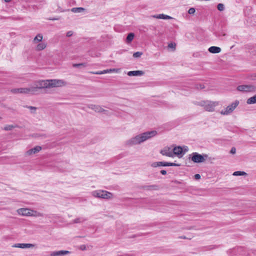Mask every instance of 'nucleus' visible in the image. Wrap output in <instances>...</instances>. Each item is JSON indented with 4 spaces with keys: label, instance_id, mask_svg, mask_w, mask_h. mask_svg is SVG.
<instances>
[{
    "label": "nucleus",
    "instance_id": "obj_1",
    "mask_svg": "<svg viewBox=\"0 0 256 256\" xmlns=\"http://www.w3.org/2000/svg\"><path fill=\"white\" fill-rule=\"evenodd\" d=\"M66 82L62 80H39L32 84L24 87L28 95H36L40 93V90L50 88L60 87L66 86Z\"/></svg>",
    "mask_w": 256,
    "mask_h": 256
},
{
    "label": "nucleus",
    "instance_id": "obj_2",
    "mask_svg": "<svg viewBox=\"0 0 256 256\" xmlns=\"http://www.w3.org/2000/svg\"><path fill=\"white\" fill-rule=\"evenodd\" d=\"M92 194L94 197L104 199H110L112 198L113 196L112 193L103 190H96L93 191L92 192Z\"/></svg>",
    "mask_w": 256,
    "mask_h": 256
},
{
    "label": "nucleus",
    "instance_id": "obj_3",
    "mask_svg": "<svg viewBox=\"0 0 256 256\" xmlns=\"http://www.w3.org/2000/svg\"><path fill=\"white\" fill-rule=\"evenodd\" d=\"M143 142H144V133L140 134L126 140L125 142V144L128 146H132L138 144Z\"/></svg>",
    "mask_w": 256,
    "mask_h": 256
},
{
    "label": "nucleus",
    "instance_id": "obj_4",
    "mask_svg": "<svg viewBox=\"0 0 256 256\" xmlns=\"http://www.w3.org/2000/svg\"><path fill=\"white\" fill-rule=\"evenodd\" d=\"M239 101L235 100L230 105L228 106L226 108L222 110L220 114L222 115H228L231 114L239 104Z\"/></svg>",
    "mask_w": 256,
    "mask_h": 256
},
{
    "label": "nucleus",
    "instance_id": "obj_5",
    "mask_svg": "<svg viewBox=\"0 0 256 256\" xmlns=\"http://www.w3.org/2000/svg\"><path fill=\"white\" fill-rule=\"evenodd\" d=\"M206 154H200L198 152H194L192 153L191 160L194 163H200L205 161V158H207Z\"/></svg>",
    "mask_w": 256,
    "mask_h": 256
},
{
    "label": "nucleus",
    "instance_id": "obj_6",
    "mask_svg": "<svg viewBox=\"0 0 256 256\" xmlns=\"http://www.w3.org/2000/svg\"><path fill=\"white\" fill-rule=\"evenodd\" d=\"M237 90L242 92H255L256 86L252 84L240 85L237 87Z\"/></svg>",
    "mask_w": 256,
    "mask_h": 256
},
{
    "label": "nucleus",
    "instance_id": "obj_7",
    "mask_svg": "<svg viewBox=\"0 0 256 256\" xmlns=\"http://www.w3.org/2000/svg\"><path fill=\"white\" fill-rule=\"evenodd\" d=\"M152 166L154 168H156L157 166H180V164L176 163H173V162H153L151 164Z\"/></svg>",
    "mask_w": 256,
    "mask_h": 256
},
{
    "label": "nucleus",
    "instance_id": "obj_8",
    "mask_svg": "<svg viewBox=\"0 0 256 256\" xmlns=\"http://www.w3.org/2000/svg\"><path fill=\"white\" fill-rule=\"evenodd\" d=\"M217 105H218V102L206 100V104H204V108L206 111L213 112L214 110V108Z\"/></svg>",
    "mask_w": 256,
    "mask_h": 256
},
{
    "label": "nucleus",
    "instance_id": "obj_9",
    "mask_svg": "<svg viewBox=\"0 0 256 256\" xmlns=\"http://www.w3.org/2000/svg\"><path fill=\"white\" fill-rule=\"evenodd\" d=\"M31 209L28 208H20L17 210L18 214L22 216H30Z\"/></svg>",
    "mask_w": 256,
    "mask_h": 256
},
{
    "label": "nucleus",
    "instance_id": "obj_10",
    "mask_svg": "<svg viewBox=\"0 0 256 256\" xmlns=\"http://www.w3.org/2000/svg\"><path fill=\"white\" fill-rule=\"evenodd\" d=\"M173 154L176 155L178 158H181L183 154V150L182 146H175L173 148Z\"/></svg>",
    "mask_w": 256,
    "mask_h": 256
},
{
    "label": "nucleus",
    "instance_id": "obj_11",
    "mask_svg": "<svg viewBox=\"0 0 256 256\" xmlns=\"http://www.w3.org/2000/svg\"><path fill=\"white\" fill-rule=\"evenodd\" d=\"M70 254V251L62 250L52 252L50 256H62Z\"/></svg>",
    "mask_w": 256,
    "mask_h": 256
},
{
    "label": "nucleus",
    "instance_id": "obj_12",
    "mask_svg": "<svg viewBox=\"0 0 256 256\" xmlns=\"http://www.w3.org/2000/svg\"><path fill=\"white\" fill-rule=\"evenodd\" d=\"M34 246V244H16L14 246V247L21 248H33Z\"/></svg>",
    "mask_w": 256,
    "mask_h": 256
},
{
    "label": "nucleus",
    "instance_id": "obj_13",
    "mask_svg": "<svg viewBox=\"0 0 256 256\" xmlns=\"http://www.w3.org/2000/svg\"><path fill=\"white\" fill-rule=\"evenodd\" d=\"M160 153L163 155L168 157H173V154L170 152V148H165L163 150H162Z\"/></svg>",
    "mask_w": 256,
    "mask_h": 256
},
{
    "label": "nucleus",
    "instance_id": "obj_14",
    "mask_svg": "<svg viewBox=\"0 0 256 256\" xmlns=\"http://www.w3.org/2000/svg\"><path fill=\"white\" fill-rule=\"evenodd\" d=\"M42 150V148L40 146H36L34 148H31L28 150L26 154L28 155H31L32 154H36Z\"/></svg>",
    "mask_w": 256,
    "mask_h": 256
},
{
    "label": "nucleus",
    "instance_id": "obj_15",
    "mask_svg": "<svg viewBox=\"0 0 256 256\" xmlns=\"http://www.w3.org/2000/svg\"><path fill=\"white\" fill-rule=\"evenodd\" d=\"M158 134V132L156 130H152L150 132H145V140L150 139L152 137H154Z\"/></svg>",
    "mask_w": 256,
    "mask_h": 256
},
{
    "label": "nucleus",
    "instance_id": "obj_16",
    "mask_svg": "<svg viewBox=\"0 0 256 256\" xmlns=\"http://www.w3.org/2000/svg\"><path fill=\"white\" fill-rule=\"evenodd\" d=\"M88 107L92 110H93L96 112H100L104 111V110L103 109L102 107L98 105L94 104H89Z\"/></svg>",
    "mask_w": 256,
    "mask_h": 256
},
{
    "label": "nucleus",
    "instance_id": "obj_17",
    "mask_svg": "<svg viewBox=\"0 0 256 256\" xmlns=\"http://www.w3.org/2000/svg\"><path fill=\"white\" fill-rule=\"evenodd\" d=\"M144 72L142 70H134L130 71L128 72V76H142L144 74Z\"/></svg>",
    "mask_w": 256,
    "mask_h": 256
},
{
    "label": "nucleus",
    "instance_id": "obj_18",
    "mask_svg": "<svg viewBox=\"0 0 256 256\" xmlns=\"http://www.w3.org/2000/svg\"><path fill=\"white\" fill-rule=\"evenodd\" d=\"M208 50L212 54H218L221 52V48L218 46H212L208 48Z\"/></svg>",
    "mask_w": 256,
    "mask_h": 256
},
{
    "label": "nucleus",
    "instance_id": "obj_19",
    "mask_svg": "<svg viewBox=\"0 0 256 256\" xmlns=\"http://www.w3.org/2000/svg\"><path fill=\"white\" fill-rule=\"evenodd\" d=\"M152 17L156 18L158 19H164V20H170L172 18L169 16L166 15L164 14H159L157 15L152 16Z\"/></svg>",
    "mask_w": 256,
    "mask_h": 256
},
{
    "label": "nucleus",
    "instance_id": "obj_20",
    "mask_svg": "<svg viewBox=\"0 0 256 256\" xmlns=\"http://www.w3.org/2000/svg\"><path fill=\"white\" fill-rule=\"evenodd\" d=\"M43 214L31 209L30 216L40 217L42 216Z\"/></svg>",
    "mask_w": 256,
    "mask_h": 256
},
{
    "label": "nucleus",
    "instance_id": "obj_21",
    "mask_svg": "<svg viewBox=\"0 0 256 256\" xmlns=\"http://www.w3.org/2000/svg\"><path fill=\"white\" fill-rule=\"evenodd\" d=\"M134 33L130 32L128 34L126 40V43L130 44L134 40Z\"/></svg>",
    "mask_w": 256,
    "mask_h": 256
},
{
    "label": "nucleus",
    "instance_id": "obj_22",
    "mask_svg": "<svg viewBox=\"0 0 256 256\" xmlns=\"http://www.w3.org/2000/svg\"><path fill=\"white\" fill-rule=\"evenodd\" d=\"M87 220V218L84 217H80L78 218H75L72 220V222L74 224H78V223H82L86 221Z\"/></svg>",
    "mask_w": 256,
    "mask_h": 256
},
{
    "label": "nucleus",
    "instance_id": "obj_23",
    "mask_svg": "<svg viewBox=\"0 0 256 256\" xmlns=\"http://www.w3.org/2000/svg\"><path fill=\"white\" fill-rule=\"evenodd\" d=\"M246 103L248 104H256V94L247 100Z\"/></svg>",
    "mask_w": 256,
    "mask_h": 256
},
{
    "label": "nucleus",
    "instance_id": "obj_24",
    "mask_svg": "<svg viewBox=\"0 0 256 256\" xmlns=\"http://www.w3.org/2000/svg\"><path fill=\"white\" fill-rule=\"evenodd\" d=\"M42 35L40 34H38L34 39V42L36 43L42 42Z\"/></svg>",
    "mask_w": 256,
    "mask_h": 256
},
{
    "label": "nucleus",
    "instance_id": "obj_25",
    "mask_svg": "<svg viewBox=\"0 0 256 256\" xmlns=\"http://www.w3.org/2000/svg\"><path fill=\"white\" fill-rule=\"evenodd\" d=\"M46 46V44L45 43L41 42L38 44L36 46V50H42L44 49Z\"/></svg>",
    "mask_w": 256,
    "mask_h": 256
},
{
    "label": "nucleus",
    "instance_id": "obj_26",
    "mask_svg": "<svg viewBox=\"0 0 256 256\" xmlns=\"http://www.w3.org/2000/svg\"><path fill=\"white\" fill-rule=\"evenodd\" d=\"M84 9L82 8H72L71 11L74 13L81 12L84 11Z\"/></svg>",
    "mask_w": 256,
    "mask_h": 256
},
{
    "label": "nucleus",
    "instance_id": "obj_27",
    "mask_svg": "<svg viewBox=\"0 0 256 256\" xmlns=\"http://www.w3.org/2000/svg\"><path fill=\"white\" fill-rule=\"evenodd\" d=\"M145 188H146L147 190H158V186L157 185L145 186Z\"/></svg>",
    "mask_w": 256,
    "mask_h": 256
},
{
    "label": "nucleus",
    "instance_id": "obj_28",
    "mask_svg": "<svg viewBox=\"0 0 256 256\" xmlns=\"http://www.w3.org/2000/svg\"><path fill=\"white\" fill-rule=\"evenodd\" d=\"M247 174L243 171H236L233 173V176H246Z\"/></svg>",
    "mask_w": 256,
    "mask_h": 256
},
{
    "label": "nucleus",
    "instance_id": "obj_29",
    "mask_svg": "<svg viewBox=\"0 0 256 256\" xmlns=\"http://www.w3.org/2000/svg\"><path fill=\"white\" fill-rule=\"evenodd\" d=\"M193 104L194 105L204 107V104H206V100H201L200 102L198 101H194Z\"/></svg>",
    "mask_w": 256,
    "mask_h": 256
},
{
    "label": "nucleus",
    "instance_id": "obj_30",
    "mask_svg": "<svg viewBox=\"0 0 256 256\" xmlns=\"http://www.w3.org/2000/svg\"><path fill=\"white\" fill-rule=\"evenodd\" d=\"M118 72V69L112 68V69H108V70H104L103 73H104V74H105L111 73V72Z\"/></svg>",
    "mask_w": 256,
    "mask_h": 256
},
{
    "label": "nucleus",
    "instance_id": "obj_31",
    "mask_svg": "<svg viewBox=\"0 0 256 256\" xmlns=\"http://www.w3.org/2000/svg\"><path fill=\"white\" fill-rule=\"evenodd\" d=\"M10 92L14 94H21V88H12L10 90Z\"/></svg>",
    "mask_w": 256,
    "mask_h": 256
},
{
    "label": "nucleus",
    "instance_id": "obj_32",
    "mask_svg": "<svg viewBox=\"0 0 256 256\" xmlns=\"http://www.w3.org/2000/svg\"><path fill=\"white\" fill-rule=\"evenodd\" d=\"M217 8L218 10L222 12L224 10V4H218L217 5Z\"/></svg>",
    "mask_w": 256,
    "mask_h": 256
},
{
    "label": "nucleus",
    "instance_id": "obj_33",
    "mask_svg": "<svg viewBox=\"0 0 256 256\" xmlns=\"http://www.w3.org/2000/svg\"><path fill=\"white\" fill-rule=\"evenodd\" d=\"M86 66V64L85 63L75 64H73V66L75 68H79L80 66L85 67Z\"/></svg>",
    "mask_w": 256,
    "mask_h": 256
},
{
    "label": "nucleus",
    "instance_id": "obj_34",
    "mask_svg": "<svg viewBox=\"0 0 256 256\" xmlns=\"http://www.w3.org/2000/svg\"><path fill=\"white\" fill-rule=\"evenodd\" d=\"M205 88L204 84H196V88L198 90H202Z\"/></svg>",
    "mask_w": 256,
    "mask_h": 256
},
{
    "label": "nucleus",
    "instance_id": "obj_35",
    "mask_svg": "<svg viewBox=\"0 0 256 256\" xmlns=\"http://www.w3.org/2000/svg\"><path fill=\"white\" fill-rule=\"evenodd\" d=\"M142 54V52H134L133 54V56L134 58H138L140 57Z\"/></svg>",
    "mask_w": 256,
    "mask_h": 256
},
{
    "label": "nucleus",
    "instance_id": "obj_36",
    "mask_svg": "<svg viewBox=\"0 0 256 256\" xmlns=\"http://www.w3.org/2000/svg\"><path fill=\"white\" fill-rule=\"evenodd\" d=\"M196 12V9L194 8H190L188 10V13L190 14H194Z\"/></svg>",
    "mask_w": 256,
    "mask_h": 256
},
{
    "label": "nucleus",
    "instance_id": "obj_37",
    "mask_svg": "<svg viewBox=\"0 0 256 256\" xmlns=\"http://www.w3.org/2000/svg\"><path fill=\"white\" fill-rule=\"evenodd\" d=\"M14 126L12 125H8L4 127V130H12Z\"/></svg>",
    "mask_w": 256,
    "mask_h": 256
},
{
    "label": "nucleus",
    "instance_id": "obj_38",
    "mask_svg": "<svg viewBox=\"0 0 256 256\" xmlns=\"http://www.w3.org/2000/svg\"><path fill=\"white\" fill-rule=\"evenodd\" d=\"M176 44L175 43H170V44H168V47L169 48H175V47H176Z\"/></svg>",
    "mask_w": 256,
    "mask_h": 256
},
{
    "label": "nucleus",
    "instance_id": "obj_39",
    "mask_svg": "<svg viewBox=\"0 0 256 256\" xmlns=\"http://www.w3.org/2000/svg\"><path fill=\"white\" fill-rule=\"evenodd\" d=\"M21 94H28L26 90H25V88H21Z\"/></svg>",
    "mask_w": 256,
    "mask_h": 256
},
{
    "label": "nucleus",
    "instance_id": "obj_40",
    "mask_svg": "<svg viewBox=\"0 0 256 256\" xmlns=\"http://www.w3.org/2000/svg\"><path fill=\"white\" fill-rule=\"evenodd\" d=\"M72 34H73V32L71 30H70L66 32V36L67 37H70V36H72Z\"/></svg>",
    "mask_w": 256,
    "mask_h": 256
},
{
    "label": "nucleus",
    "instance_id": "obj_41",
    "mask_svg": "<svg viewBox=\"0 0 256 256\" xmlns=\"http://www.w3.org/2000/svg\"><path fill=\"white\" fill-rule=\"evenodd\" d=\"M92 74H104L103 70L102 71H98L96 72H91Z\"/></svg>",
    "mask_w": 256,
    "mask_h": 256
},
{
    "label": "nucleus",
    "instance_id": "obj_42",
    "mask_svg": "<svg viewBox=\"0 0 256 256\" xmlns=\"http://www.w3.org/2000/svg\"><path fill=\"white\" fill-rule=\"evenodd\" d=\"M250 79L251 80H256V73L251 75Z\"/></svg>",
    "mask_w": 256,
    "mask_h": 256
},
{
    "label": "nucleus",
    "instance_id": "obj_43",
    "mask_svg": "<svg viewBox=\"0 0 256 256\" xmlns=\"http://www.w3.org/2000/svg\"><path fill=\"white\" fill-rule=\"evenodd\" d=\"M236 148L234 147H232L230 150V153L232 154H236Z\"/></svg>",
    "mask_w": 256,
    "mask_h": 256
},
{
    "label": "nucleus",
    "instance_id": "obj_44",
    "mask_svg": "<svg viewBox=\"0 0 256 256\" xmlns=\"http://www.w3.org/2000/svg\"><path fill=\"white\" fill-rule=\"evenodd\" d=\"M194 176L196 180H199L200 178V174H196Z\"/></svg>",
    "mask_w": 256,
    "mask_h": 256
},
{
    "label": "nucleus",
    "instance_id": "obj_45",
    "mask_svg": "<svg viewBox=\"0 0 256 256\" xmlns=\"http://www.w3.org/2000/svg\"><path fill=\"white\" fill-rule=\"evenodd\" d=\"M80 249L82 250H86V246L84 244L80 246Z\"/></svg>",
    "mask_w": 256,
    "mask_h": 256
},
{
    "label": "nucleus",
    "instance_id": "obj_46",
    "mask_svg": "<svg viewBox=\"0 0 256 256\" xmlns=\"http://www.w3.org/2000/svg\"><path fill=\"white\" fill-rule=\"evenodd\" d=\"M28 108L31 110H36V108L34 106H27Z\"/></svg>",
    "mask_w": 256,
    "mask_h": 256
},
{
    "label": "nucleus",
    "instance_id": "obj_47",
    "mask_svg": "<svg viewBox=\"0 0 256 256\" xmlns=\"http://www.w3.org/2000/svg\"><path fill=\"white\" fill-rule=\"evenodd\" d=\"M160 172L162 175H166V170H160Z\"/></svg>",
    "mask_w": 256,
    "mask_h": 256
},
{
    "label": "nucleus",
    "instance_id": "obj_48",
    "mask_svg": "<svg viewBox=\"0 0 256 256\" xmlns=\"http://www.w3.org/2000/svg\"><path fill=\"white\" fill-rule=\"evenodd\" d=\"M188 147H187V146H186V148H185L184 151V152L183 151V154H184V152H187V151H188Z\"/></svg>",
    "mask_w": 256,
    "mask_h": 256
},
{
    "label": "nucleus",
    "instance_id": "obj_49",
    "mask_svg": "<svg viewBox=\"0 0 256 256\" xmlns=\"http://www.w3.org/2000/svg\"><path fill=\"white\" fill-rule=\"evenodd\" d=\"M180 238H183V239H186V237L185 236H182L180 237Z\"/></svg>",
    "mask_w": 256,
    "mask_h": 256
},
{
    "label": "nucleus",
    "instance_id": "obj_50",
    "mask_svg": "<svg viewBox=\"0 0 256 256\" xmlns=\"http://www.w3.org/2000/svg\"><path fill=\"white\" fill-rule=\"evenodd\" d=\"M4 1L6 2H10V0H4Z\"/></svg>",
    "mask_w": 256,
    "mask_h": 256
},
{
    "label": "nucleus",
    "instance_id": "obj_51",
    "mask_svg": "<svg viewBox=\"0 0 256 256\" xmlns=\"http://www.w3.org/2000/svg\"><path fill=\"white\" fill-rule=\"evenodd\" d=\"M51 20H58V18H52V19H50Z\"/></svg>",
    "mask_w": 256,
    "mask_h": 256
},
{
    "label": "nucleus",
    "instance_id": "obj_52",
    "mask_svg": "<svg viewBox=\"0 0 256 256\" xmlns=\"http://www.w3.org/2000/svg\"><path fill=\"white\" fill-rule=\"evenodd\" d=\"M1 119V118L0 117V120Z\"/></svg>",
    "mask_w": 256,
    "mask_h": 256
}]
</instances>
